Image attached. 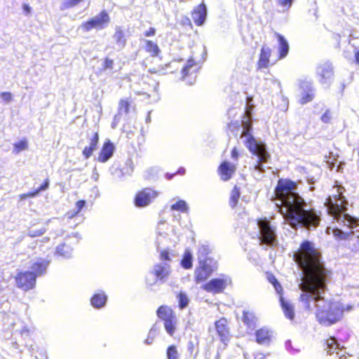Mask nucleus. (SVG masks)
I'll list each match as a JSON object with an SVG mask.
<instances>
[{"label": "nucleus", "instance_id": "obj_30", "mask_svg": "<svg viewBox=\"0 0 359 359\" xmlns=\"http://www.w3.org/2000/svg\"><path fill=\"white\" fill-rule=\"evenodd\" d=\"M145 50L152 57L157 56L160 53L158 44L150 40H145Z\"/></svg>", "mask_w": 359, "mask_h": 359}, {"label": "nucleus", "instance_id": "obj_23", "mask_svg": "<svg viewBox=\"0 0 359 359\" xmlns=\"http://www.w3.org/2000/svg\"><path fill=\"white\" fill-rule=\"evenodd\" d=\"M271 54V49L266 46H264L261 49L259 59L258 61V67L267 68L269 64V57Z\"/></svg>", "mask_w": 359, "mask_h": 359}, {"label": "nucleus", "instance_id": "obj_29", "mask_svg": "<svg viewBox=\"0 0 359 359\" xmlns=\"http://www.w3.org/2000/svg\"><path fill=\"white\" fill-rule=\"evenodd\" d=\"M256 318L253 313L244 311L243 313V321L250 330H254L256 325Z\"/></svg>", "mask_w": 359, "mask_h": 359}, {"label": "nucleus", "instance_id": "obj_40", "mask_svg": "<svg viewBox=\"0 0 359 359\" xmlns=\"http://www.w3.org/2000/svg\"><path fill=\"white\" fill-rule=\"evenodd\" d=\"M14 149L13 151L16 154L20 153L22 151H24L27 149L28 147V143L27 140H22L19 141L18 142H16L14 144Z\"/></svg>", "mask_w": 359, "mask_h": 359}, {"label": "nucleus", "instance_id": "obj_20", "mask_svg": "<svg viewBox=\"0 0 359 359\" xmlns=\"http://www.w3.org/2000/svg\"><path fill=\"white\" fill-rule=\"evenodd\" d=\"M215 328L222 341L225 343L229 339V331L227 327V321L225 318H221L215 322Z\"/></svg>", "mask_w": 359, "mask_h": 359}, {"label": "nucleus", "instance_id": "obj_26", "mask_svg": "<svg viewBox=\"0 0 359 359\" xmlns=\"http://www.w3.org/2000/svg\"><path fill=\"white\" fill-rule=\"evenodd\" d=\"M73 253V249L66 243H62L57 246L55 250V255L61 257L64 259L71 258Z\"/></svg>", "mask_w": 359, "mask_h": 359}, {"label": "nucleus", "instance_id": "obj_61", "mask_svg": "<svg viewBox=\"0 0 359 359\" xmlns=\"http://www.w3.org/2000/svg\"><path fill=\"white\" fill-rule=\"evenodd\" d=\"M194 344L193 341H189V344H188V349L189 351L192 353L193 352V349H194Z\"/></svg>", "mask_w": 359, "mask_h": 359}, {"label": "nucleus", "instance_id": "obj_21", "mask_svg": "<svg viewBox=\"0 0 359 359\" xmlns=\"http://www.w3.org/2000/svg\"><path fill=\"white\" fill-rule=\"evenodd\" d=\"M112 39L118 50L123 49L126 43L124 32L121 26L115 27V32L112 36Z\"/></svg>", "mask_w": 359, "mask_h": 359}, {"label": "nucleus", "instance_id": "obj_8", "mask_svg": "<svg viewBox=\"0 0 359 359\" xmlns=\"http://www.w3.org/2000/svg\"><path fill=\"white\" fill-rule=\"evenodd\" d=\"M316 74L318 82L329 87L334 80V67L330 61L321 62L316 66Z\"/></svg>", "mask_w": 359, "mask_h": 359}, {"label": "nucleus", "instance_id": "obj_39", "mask_svg": "<svg viewBox=\"0 0 359 359\" xmlns=\"http://www.w3.org/2000/svg\"><path fill=\"white\" fill-rule=\"evenodd\" d=\"M179 306L181 309L186 308L189 302L187 295L184 292H180L178 294Z\"/></svg>", "mask_w": 359, "mask_h": 359}, {"label": "nucleus", "instance_id": "obj_64", "mask_svg": "<svg viewBox=\"0 0 359 359\" xmlns=\"http://www.w3.org/2000/svg\"><path fill=\"white\" fill-rule=\"evenodd\" d=\"M85 144V140L83 139H81L79 143H78V147L79 148H82L83 147V145Z\"/></svg>", "mask_w": 359, "mask_h": 359}, {"label": "nucleus", "instance_id": "obj_55", "mask_svg": "<svg viewBox=\"0 0 359 359\" xmlns=\"http://www.w3.org/2000/svg\"><path fill=\"white\" fill-rule=\"evenodd\" d=\"M156 34V29L154 27H150L149 29L144 33L145 36H153Z\"/></svg>", "mask_w": 359, "mask_h": 359}, {"label": "nucleus", "instance_id": "obj_37", "mask_svg": "<svg viewBox=\"0 0 359 359\" xmlns=\"http://www.w3.org/2000/svg\"><path fill=\"white\" fill-rule=\"evenodd\" d=\"M166 355L168 359H180V353L176 346H169L167 348Z\"/></svg>", "mask_w": 359, "mask_h": 359}, {"label": "nucleus", "instance_id": "obj_47", "mask_svg": "<svg viewBox=\"0 0 359 359\" xmlns=\"http://www.w3.org/2000/svg\"><path fill=\"white\" fill-rule=\"evenodd\" d=\"M279 6L284 8V11H287L292 6L294 0H276Z\"/></svg>", "mask_w": 359, "mask_h": 359}, {"label": "nucleus", "instance_id": "obj_34", "mask_svg": "<svg viewBox=\"0 0 359 359\" xmlns=\"http://www.w3.org/2000/svg\"><path fill=\"white\" fill-rule=\"evenodd\" d=\"M175 316L170 318H166L164 320V327L166 332L170 335L172 336L175 331Z\"/></svg>", "mask_w": 359, "mask_h": 359}, {"label": "nucleus", "instance_id": "obj_5", "mask_svg": "<svg viewBox=\"0 0 359 359\" xmlns=\"http://www.w3.org/2000/svg\"><path fill=\"white\" fill-rule=\"evenodd\" d=\"M211 248L208 245H202L198 248L197 257L199 266L195 270L197 283L206 280L216 269V262L209 257Z\"/></svg>", "mask_w": 359, "mask_h": 359}, {"label": "nucleus", "instance_id": "obj_7", "mask_svg": "<svg viewBox=\"0 0 359 359\" xmlns=\"http://www.w3.org/2000/svg\"><path fill=\"white\" fill-rule=\"evenodd\" d=\"M110 16L107 11L103 10L97 15L93 17L79 27L83 32H88L92 29L102 30L106 29L110 23Z\"/></svg>", "mask_w": 359, "mask_h": 359}, {"label": "nucleus", "instance_id": "obj_43", "mask_svg": "<svg viewBox=\"0 0 359 359\" xmlns=\"http://www.w3.org/2000/svg\"><path fill=\"white\" fill-rule=\"evenodd\" d=\"M196 65L195 61L193 59H189L187 61L186 66L182 69V73L183 77L189 74L190 69Z\"/></svg>", "mask_w": 359, "mask_h": 359}, {"label": "nucleus", "instance_id": "obj_45", "mask_svg": "<svg viewBox=\"0 0 359 359\" xmlns=\"http://www.w3.org/2000/svg\"><path fill=\"white\" fill-rule=\"evenodd\" d=\"M114 67V60L110 58H105L104 61L102 63V70H111Z\"/></svg>", "mask_w": 359, "mask_h": 359}, {"label": "nucleus", "instance_id": "obj_14", "mask_svg": "<svg viewBox=\"0 0 359 359\" xmlns=\"http://www.w3.org/2000/svg\"><path fill=\"white\" fill-rule=\"evenodd\" d=\"M326 351L328 355H334L339 359H343L345 357L346 351L343 347L339 346V344L334 337H330L326 341Z\"/></svg>", "mask_w": 359, "mask_h": 359}, {"label": "nucleus", "instance_id": "obj_18", "mask_svg": "<svg viewBox=\"0 0 359 359\" xmlns=\"http://www.w3.org/2000/svg\"><path fill=\"white\" fill-rule=\"evenodd\" d=\"M236 170V165L233 163L224 161L219 167V172L222 180L227 181L230 180Z\"/></svg>", "mask_w": 359, "mask_h": 359}, {"label": "nucleus", "instance_id": "obj_58", "mask_svg": "<svg viewBox=\"0 0 359 359\" xmlns=\"http://www.w3.org/2000/svg\"><path fill=\"white\" fill-rule=\"evenodd\" d=\"M266 355L262 353H257L255 354L254 359H264Z\"/></svg>", "mask_w": 359, "mask_h": 359}, {"label": "nucleus", "instance_id": "obj_27", "mask_svg": "<svg viewBox=\"0 0 359 359\" xmlns=\"http://www.w3.org/2000/svg\"><path fill=\"white\" fill-rule=\"evenodd\" d=\"M276 35L278 38V41L279 42V47H278V51H279V58L283 59L288 53L289 51V44L287 41V40L285 39L283 36H282L280 34L276 33Z\"/></svg>", "mask_w": 359, "mask_h": 359}, {"label": "nucleus", "instance_id": "obj_59", "mask_svg": "<svg viewBox=\"0 0 359 359\" xmlns=\"http://www.w3.org/2000/svg\"><path fill=\"white\" fill-rule=\"evenodd\" d=\"M235 128L237 129V130L238 131L240 130V126H239V123L238 121H236V123H231V124H229V128L231 130V128Z\"/></svg>", "mask_w": 359, "mask_h": 359}, {"label": "nucleus", "instance_id": "obj_25", "mask_svg": "<svg viewBox=\"0 0 359 359\" xmlns=\"http://www.w3.org/2000/svg\"><path fill=\"white\" fill-rule=\"evenodd\" d=\"M107 296L104 292H99L93 294L91 297V305L95 309H101L104 307L107 303Z\"/></svg>", "mask_w": 359, "mask_h": 359}, {"label": "nucleus", "instance_id": "obj_28", "mask_svg": "<svg viewBox=\"0 0 359 359\" xmlns=\"http://www.w3.org/2000/svg\"><path fill=\"white\" fill-rule=\"evenodd\" d=\"M280 302L286 318L293 320L294 317V307L288 302L285 301L283 297L280 296Z\"/></svg>", "mask_w": 359, "mask_h": 359}, {"label": "nucleus", "instance_id": "obj_49", "mask_svg": "<svg viewBox=\"0 0 359 359\" xmlns=\"http://www.w3.org/2000/svg\"><path fill=\"white\" fill-rule=\"evenodd\" d=\"M0 97L6 103H9L13 100V95L9 92L1 93Z\"/></svg>", "mask_w": 359, "mask_h": 359}, {"label": "nucleus", "instance_id": "obj_63", "mask_svg": "<svg viewBox=\"0 0 359 359\" xmlns=\"http://www.w3.org/2000/svg\"><path fill=\"white\" fill-rule=\"evenodd\" d=\"M316 182V180L314 177L308 178V182L309 184H313Z\"/></svg>", "mask_w": 359, "mask_h": 359}, {"label": "nucleus", "instance_id": "obj_41", "mask_svg": "<svg viewBox=\"0 0 359 359\" xmlns=\"http://www.w3.org/2000/svg\"><path fill=\"white\" fill-rule=\"evenodd\" d=\"M269 281L273 285V287L276 292L279 294H281L283 292V288L281 285L278 283L277 279L272 275L268 276Z\"/></svg>", "mask_w": 359, "mask_h": 359}, {"label": "nucleus", "instance_id": "obj_6", "mask_svg": "<svg viewBox=\"0 0 359 359\" xmlns=\"http://www.w3.org/2000/svg\"><path fill=\"white\" fill-rule=\"evenodd\" d=\"M258 233H257L259 244L272 247L277 244L276 227L271 224L266 218L259 219L257 221Z\"/></svg>", "mask_w": 359, "mask_h": 359}, {"label": "nucleus", "instance_id": "obj_54", "mask_svg": "<svg viewBox=\"0 0 359 359\" xmlns=\"http://www.w3.org/2000/svg\"><path fill=\"white\" fill-rule=\"evenodd\" d=\"M231 157L233 161H237L238 158V152L236 147H234L231 152Z\"/></svg>", "mask_w": 359, "mask_h": 359}, {"label": "nucleus", "instance_id": "obj_10", "mask_svg": "<svg viewBox=\"0 0 359 359\" xmlns=\"http://www.w3.org/2000/svg\"><path fill=\"white\" fill-rule=\"evenodd\" d=\"M158 195V193L152 189L145 188L139 191L135 198V205L138 208L149 205Z\"/></svg>", "mask_w": 359, "mask_h": 359}, {"label": "nucleus", "instance_id": "obj_32", "mask_svg": "<svg viewBox=\"0 0 359 359\" xmlns=\"http://www.w3.org/2000/svg\"><path fill=\"white\" fill-rule=\"evenodd\" d=\"M192 261L193 257L191 252L186 250L181 261L182 266L185 269H191L192 267Z\"/></svg>", "mask_w": 359, "mask_h": 359}, {"label": "nucleus", "instance_id": "obj_52", "mask_svg": "<svg viewBox=\"0 0 359 359\" xmlns=\"http://www.w3.org/2000/svg\"><path fill=\"white\" fill-rule=\"evenodd\" d=\"M161 260L162 261L161 262H168V263L170 261L168 252H167L165 250H163L161 252Z\"/></svg>", "mask_w": 359, "mask_h": 359}, {"label": "nucleus", "instance_id": "obj_51", "mask_svg": "<svg viewBox=\"0 0 359 359\" xmlns=\"http://www.w3.org/2000/svg\"><path fill=\"white\" fill-rule=\"evenodd\" d=\"M86 205V201L84 200H80L79 201L76 202V207H75V210H76V213H79L81 212V210H82V208Z\"/></svg>", "mask_w": 359, "mask_h": 359}, {"label": "nucleus", "instance_id": "obj_16", "mask_svg": "<svg viewBox=\"0 0 359 359\" xmlns=\"http://www.w3.org/2000/svg\"><path fill=\"white\" fill-rule=\"evenodd\" d=\"M151 271L159 278L160 283H165L170 273V266L168 262H161L155 264Z\"/></svg>", "mask_w": 359, "mask_h": 359}, {"label": "nucleus", "instance_id": "obj_22", "mask_svg": "<svg viewBox=\"0 0 359 359\" xmlns=\"http://www.w3.org/2000/svg\"><path fill=\"white\" fill-rule=\"evenodd\" d=\"M271 332L266 328H261L256 332V341L262 345H269L271 341Z\"/></svg>", "mask_w": 359, "mask_h": 359}, {"label": "nucleus", "instance_id": "obj_17", "mask_svg": "<svg viewBox=\"0 0 359 359\" xmlns=\"http://www.w3.org/2000/svg\"><path fill=\"white\" fill-rule=\"evenodd\" d=\"M115 151V147L110 140H107L102 145L96 160L100 163H106L113 156Z\"/></svg>", "mask_w": 359, "mask_h": 359}, {"label": "nucleus", "instance_id": "obj_1", "mask_svg": "<svg viewBox=\"0 0 359 359\" xmlns=\"http://www.w3.org/2000/svg\"><path fill=\"white\" fill-rule=\"evenodd\" d=\"M293 259L302 271L299 283L302 292L300 301L305 309H316V316L320 324L332 325L341 319L344 311L352 310L351 305L345 306L339 302H332L326 298V283L330 271L325 269L321 254L314 243L303 241L298 250L294 252Z\"/></svg>", "mask_w": 359, "mask_h": 359}, {"label": "nucleus", "instance_id": "obj_3", "mask_svg": "<svg viewBox=\"0 0 359 359\" xmlns=\"http://www.w3.org/2000/svg\"><path fill=\"white\" fill-rule=\"evenodd\" d=\"M241 125L243 130L240 139L249 151L257 157L254 170L259 175H261L265 172L266 168L264 164L268 163L271 155L266 150V145L262 141L255 139L251 134L252 126L251 121L248 116L244 117Z\"/></svg>", "mask_w": 359, "mask_h": 359}, {"label": "nucleus", "instance_id": "obj_50", "mask_svg": "<svg viewBox=\"0 0 359 359\" xmlns=\"http://www.w3.org/2000/svg\"><path fill=\"white\" fill-rule=\"evenodd\" d=\"M321 121L323 123H329L331 120V113L329 110H326V111L321 116Z\"/></svg>", "mask_w": 359, "mask_h": 359}, {"label": "nucleus", "instance_id": "obj_56", "mask_svg": "<svg viewBox=\"0 0 359 359\" xmlns=\"http://www.w3.org/2000/svg\"><path fill=\"white\" fill-rule=\"evenodd\" d=\"M159 327L157 326V324H154L153 327L150 329L149 332H151V334H154L156 335L157 332H158Z\"/></svg>", "mask_w": 359, "mask_h": 359}, {"label": "nucleus", "instance_id": "obj_4", "mask_svg": "<svg viewBox=\"0 0 359 359\" xmlns=\"http://www.w3.org/2000/svg\"><path fill=\"white\" fill-rule=\"evenodd\" d=\"M342 187L338 188V194L332 197L329 196L326 199L325 205L327 206L328 213L333 217L334 219L339 224H343L344 226L353 229L358 226L359 220L346 213L348 201L342 195Z\"/></svg>", "mask_w": 359, "mask_h": 359}, {"label": "nucleus", "instance_id": "obj_13", "mask_svg": "<svg viewBox=\"0 0 359 359\" xmlns=\"http://www.w3.org/2000/svg\"><path fill=\"white\" fill-rule=\"evenodd\" d=\"M50 264V260L44 258L34 259L30 262L29 272L35 276V278L44 275Z\"/></svg>", "mask_w": 359, "mask_h": 359}, {"label": "nucleus", "instance_id": "obj_48", "mask_svg": "<svg viewBox=\"0 0 359 359\" xmlns=\"http://www.w3.org/2000/svg\"><path fill=\"white\" fill-rule=\"evenodd\" d=\"M156 170L155 168H149L145 172V177L148 180L154 179L156 175Z\"/></svg>", "mask_w": 359, "mask_h": 359}, {"label": "nucleus", "instance_id": "obj_38", "mask_svg": "<svg viewBox=\"0 0 359 359\" xmlns=\"http://www.w3.org/2000/svg\"><path fill=\"white\" fill-rule=\"evenodd\" d=\"M188 205L187 203L183 200H180L177 203L171 205V210H178L182 212H186L188 210Z\"/></svg>", "mask_w": 359, "mask_h": 359}, {"label": "nucleus", "instance_id": "obj_2", "mask_svg": "<svg viewBox=\"0 0 359 359\" xmlns=\"http://www.w3.org/2000/svg\"><path fill=\"white\" fill-rule=\"evenodd\" d=\"M297 184L290 180H279L276 189L280 201L278 212L285 222L293 229L304 228L306 230L316 229L321 220V212L316 210L296 192Z\"/></svg>", "mask_w": 359, "mask_h": 359}, {"label": "nucleus", "instance_id": "obj_31", "mask_svg": "<svg viewBox=\"0 0 359 359\" xmlns=\"http://www.w3.org/2000/svg\"><path fill=\"white\" fill-rule=\"evenodd\" d=\"M157 316L163 320H166V318H170L175 316L172 311L165 306H161L158 308L157 310Z\"/></svg>", "mask_w": 359, "mask_h": 359}, {"label": "nucleus", "instance_id": "obj_35", "mask_svg": "<svg viewBox=\"0 0 359 359\" xmlns=\"http://www.w3.org/2000/svg\"><path fill=\"white\" fill-rule=\"evenodd\" d=\"M240 198V191L239 189L235 186L231 193L229 205L233 208L236 206L238 199Z\"/></svg>", "mask_w": 359, "mask_h": 359}, {"label": "nucleus", "instance_id": "obj_12", "mask_svg": "<svg viewBox=\"0 0 359 359\" xmlns=\"http://www.w3.org/2000/svg\"><path fill=\"white\" fill-rule=\"evenodd\" d=\"M86 141L88 144L83 147L82 154L86 159H88L97 148V144L99 142L98 133L94 131H88L86 133Z\"/></svg>", "mask_w": 359, "mask_h": 359}, {"label": "nucleus", "instance_id": "obj_57", "mask_svg": "<svg viewBox=\"0 0 359 359\" xmlns=\"http://www.w3.org/2000/svg\"><path fill=\"white\" fill-rule=\"evenodd\" d=\"M78 213H76V210L74 209L72 211H69L67 213V216L69 219L73 218L74 216H76Z\"/></svg>", "mask_w": 359, "mask_h": 359}, {"label": "nucleus", "instance_id": "obj_46", "mask_svg": "<svg viewBox=\"0 0 359 359\" xmlns=\"http://www.w3.org/2000/svg\"><path fill=\"white\" fill-rule=\"evenodd\" d=\"M45 232V229H40L37 230H28L27 234L29 237L34 238L43 235Z\"/></svg>", "mask_w": 359, "mask_h": 359}, {"label": "nucleus", "instance_id": "obj_60", "mask_svg": "<svg viewBox=\"0 0 359 359\" xmlns=\"http://www.w3.org/2000/svg\"><path fill=\"white\" fill-rule=\"evenodd\" d=\"M185 172H186V170L184 168H180L175 174H179V175H183L185 174Z\"/></svg>", "mask_w": 359, "mask_h": 359}, {"label": "nucleus", "instance_id": "obj_42", "mask_svg": "<svg viewBox=\"0 0 359 359\" xmlns=\"http://www.w3.org/2000/svg\"><path fill=\"white\" fill-rule=\"evenodd\" d=\"M333 234L336 238L340 239H347L349 236L348 233L344 232L342 230L338 228L333 229Z\"/></svg>", "mask_w": 359, "mask_h": 359}, {"label": "nucleus", "instance_id": "obj_53", "mask_svg": "<svg viewBox=\"0 0 359 359\" xmlns=\"http://www.w3.org/2000/svg\"><path fill=\"white\" fill-rule=\"evenodd\" d=\"M156 337L155 333L151 334V332H149L148 337L144 341V344L147 345H150L153 343L154 339Z\"/></svg>", "mask_w": 359, "mask_h": 359}, {"label": "nucleus", "instance_id": "obj_62", "mask_svg": "<svg viewBox=\"0 0 359 359\" xmlns=\"http://www.w3.org/2000/svg\"><path fill=\"white\" fill-rule=\"evenodd\" d=\"M355 60L356 64L359 65V50L355 53Z\"/></svg>", "mask_w": 359, "mask_h": 359}, {"label": "nucleus", "instance_id": "obj_15", "mask_svg": "<svg viewBox=\"0 0 359 359\" xmlns=\"http://www.w3.org/2000/svg\"><path fill=\"white\" fill-rule=\"evenodd\" d=\"M302 90L300 102L304 104L311 102L315 96V89L311 81H302L300 83Z\"/></svg>", "mask_w": 359, "mask_h": 359}, {"label": "nucleus", "instance_id": "obj_19", "mask_svg": "<svg viewBox=\"0 0 359 359\" xmlns=\"http://www.w3.org/2000/svg\"><path fill=\"white\" fill-rule=\"evenodd\" d=\"M207 16V8L204 4L198 6L192 12L191 18L198 26L202 25Z\"/></svg>", "mask_w": 359, "mask_h": 359}, {"label": "nucleus", "instance_id": "obj_9", "mask_svg": "<svg viewBox=\"0 0 359 359\" xmlns=\"http://www.w3.org/2000/svg\"><path fill=\"white\" fill-rule=\"evenodd\" d=\"M231 279L226 276L222 275L219 278H212L203 285V289L206 292L214 294L222 292L228 285L231 283Z\"/></svg>", "mask_w": 359, "mask_h": 359}, {"label": "nucleus", "instance_id": "obj_44", "mask_svg": "<svg viewBox=\"0 0 359 359\" xmlns=\"http://www.w3.org/2000/svg\"><path fill=\"white\" fill-rule=\"evenodd\" d=\"M83 0H66L62 4V9L72 8L79 4Z\"/></svg>", "mask_w": 359, "mask_h": 359}, {"label": "nucleus", "instance_id": "obj_36", "mask_svg": "<svg viewBox=\"0 0 359 359\" xmlns=\"http://www.w3.org/2000/svg\"><path fill=\"white\" fill-rule=\"evenodd\" d=\"M49 187V180L46 179L45 182L35 191L27 193L29 198L36 197L41 191H46Z\"/></svg>", "mask_w": 359, "mask_h": 359}, {"label": "nucleus", "instance_id": "obj_33", "mask_svg": "<svg viewBox=\"0 0 359 359\" xmlns=\"http://www.w3.org/2000/svg\"><path fill=\"white\" fill-rule=\"evenodd\" d=\"M146 284L148 287H152L160 283L159 278L151 271V270L147 274L145 278Z\"/></svg>", "mask_w": 359, "mask_h": 359}, {"label": "nucleus", "instance_id": "obj_24", "mask_svg": "<svg viewBox=\"0 0 359 359\" xmlns=\"http://www.w3.org/2000/svg\"><path fill=\"white\" fill-rule=\"evenodd\" d=\"M131 108V102L128 99H121L118 103V114L114 116V121H120L122 115H127Z\"/></svg>", "mask_w": 359, "mask_h": 359}, {"label": "nucleus", "instance_id": "obj_11", "mask_svg": "<svg viewBox=\"0 0 359 359\" xmlns=\"http://www.w3.org/2000/svg\"><path fill=\"white\" fill-rule=\"evenodd\" d=\"M17 286L23 290H29L32 289L36 284V278L34 274L29 271L20 272L15 277Z\"/></svg>", "mask_w": 359, "mask_h": 359}]
</instances>
